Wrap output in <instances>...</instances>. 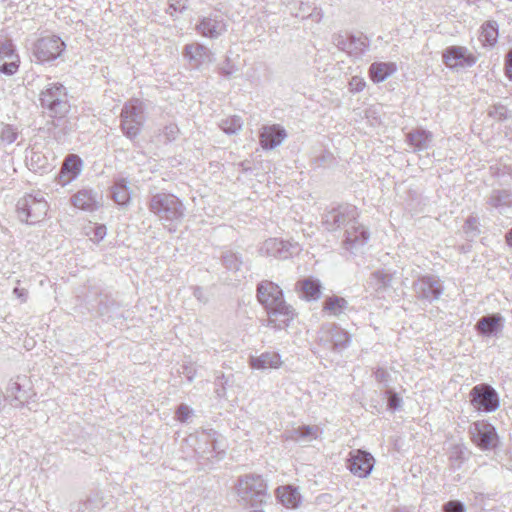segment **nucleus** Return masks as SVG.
I'll list each match as a JSON object with an SVG mask.
<instances>
[{
    "label": "nucleus",
    "instance_id": "1",
    "mask_svg": "<svg viewBox=\"0 0 512 512\" xmlns=\"http://www.w3.org/2000/svg\"><path fill=\"white\" fill-rule=\"evenodd\" d=\"M257 299L265 308L268 326L284 329L288 326V305L283 291L271 281H262L257 285Z\"/></svg>",
    "mask_w": 512,
    "mask_h": 512
},
{
    "label": "nucleus",
    "instance_id": "2",
    "mask_svg": "<svg viewBox=\"0 0 512 512\" xmlns=\"http://www.w3.org/2000/svg\"><path fill=\"white\" fill-rule=\"evenodd\" d=\"M148 208L169 232H175L184 218L185 207L182 201L171 193L153 194L150 197Z\"/></svg>",
    "mask_w": 512,
    "mask_h": 512
},
{
    "label": "nucleus",
    "instance_id": "3",
    "mask_svg": "<svg viewBox=\"0 0 512 512\" xmlns=\"http://www.w3.org/2000/svg\"><path fill=\"white\" fill-rule=\"evenodd\" d=\"M39 101L44 113L55 119H62L70 111V103L66 87L59 83H48L39 94Z\"/></svg>",
    "mask_w": 512,
    "mask_h": 512
},
{
    "label": "nucleus",
    "instance_id": "4",
    "mask_svg": "<svg viewBox=\"0 0 512 512\" xmlns=\"http://www.w3.org/2000/svg\"><path fill=\"white\" fill-rule=\"evenodd\" d=\"M236 491L240 500L251 508H258L269 498L267 485L260 475L247 474L239 477Z\"/></svg>",
    "mask_w": 512,
    "mask_h": 512
},
{
    "label": "nucleus",
    "instance_id": "5",
    "mask_svg": "<svg viewBox=\"0 0 512 512\" xmlns=\"http://www.w3.org/2000/svg\"><path fill=\"white\" fill-rule=\"evenodd\" d=\"M48 208L44 194L40 191L24 195L16 204L19 220L29 225L41 222L46 217Z\"/></svg>",
    "mask_w": 512,
    "mask_h": 512
},
{
    "label": "nucleus",
    "instance_id": "6",
    "mask_svg": "<svg viewBox=\"0 0 512 512\" xmlns=\"http://www.w3.org/2000/svg\"><path fill=\"white\" fill-rule=\"evenodd\" d=\"M144 111V103L137 98H132L123 105L120 115L121 129L129 139H134L140 134L145 121Z\"/></svg>",
    "mask_w": 512,
    "mask_h": 512
},
{
    "label": "nucleus",
    "instance_id": "7",
    "mask_svg": "<svg viewBox=\"0 0 512 512\" xmlns=\"http://www.w3.org/2000/svg\"><path fill=\"white\" fill-rule=\"evenodd\" d=\"M195 453L200 459L211 461L220 460L225 455L224 448H221L218 441V433L214 429L202 430L196 436Z\"/></svg>",
    "mask_w": 512,
    "mask_h": 512
},
{
    "label": "nucleus",
    "instance_id": "8",
    "mask_svg": "<svg viewBox=\"0 0 512 512\" xmlns=\"http://www.w3.org/2000/svg\"><path fill=\"white\" fill-rule=\"evenodd\" d=\"M66 45L56 35L39 38L33 45V55L40 63L56 60L61 56Z\"/></svg>",
    "mask_w": 512,
    "mask_h": 512
},
{
    "label": "nucleus",
    "instance_id": "9",
    "mask_svg": "<svg viewBox=\"0 0 512 512\" xmlns=\"http://www.w3.org/2000/svg\"><path fill=\"white\" fill-rule=\"evenodd\" d=\"M471 405L478 411L493 412L499 407V397L496 390L489 384H478L470 393Z\"/></svg>",
    "mask_w": 512,
    "mask_h": 512
},
{
    "label": "nucleus",
    "instance_id": "10",
    "mask_svg": "<svg viewBox=\"0 0 512 512\" xmlns=\"http://www.w3.org/2000/svg\"><path fill=\"white\" fill-rule=\"evenodd\" d=\"M35 393L27 376H17L11 379L6 388V398L11 399V404L17 408H23Z\"/></svg>",
    "mask_w": 512,
    "mask_h": 512
},
{
    "label": "nucleus",
    "instance_id": "11",
    "mask_svg": "<svg viewBox=\"0 0 512 512\" xmlns=\"http://www.w3.org/2000/svg\"><path fill=\"white\" fill-rule=\"evenodd\" d=\"M357 209L354 206L342 205L333 208L323 215V225L329 231L345 226L346 228L356 220Z\"/></svg>",
    "mask_w": 512,
    "mask_h": 512
},
{
    "label": "nucleus",
    "instance_id": "12",
    "mask_svg": "<svg viewBox=\"0 0 512 512\" xmlns=\"http://www.w3.org/2000/svg\"><path fill=\"white\" fill-rule=\"evenodd\" d=\"M443 285L436 276L427 275L417 279L413 283L415 296L420 300L432 302L439 299L443 293Z\"/></svg>",
    "mask_w": 512,
    "mask_h": 512
},
{
    "label": "nucleus",
    "instance_id": "13",
    "mask_svg": "<svg viewBox=\"0 0 512 512\" xmlns=\"http://www.w3.org/2000/svg\"><path fill=\"white\" fill-rule=\"evenodd\" d=\"M374 464V457L369 452L360 449L351 451L347 459V468L359 478L368 477L374 468Z\"/></svg>",
    "mask_w": 512,
    "mask_h": 512
},
{
    "label": "nucleus",
    "instance_id": "14",
    "mask_svg": "<svg viewBox=\"0 0 512 512\" xmlns=\"http://www.w3.org/2000/svg\"><path fill=\"white\" fill-rule=\"evenodd\" d=\"M473 442L482 450L492 449L496 446L498 436L493 425L486 421H477L471 427Z\"/></svg>",
    "mask_w": 512,
    "mask_h": 512
},
{
    "label": "nucleus",
    "instance_id": "15",
    "mask_svg": "<svg viewBox=\"0 0 512 512\" xmlns=\"http://www.w3.org/2000/svg\"><path fill=\"white\" fill-rule=\"evenodd\" d=\"M367 229L355 220L345 229L343 248L351 254H356L368 241Z\"/></svg>",
    "mask_w": 512,
    "mask_h": 512
},
{
    "label": "nucleus",
    "instance_id": "16",
    "mask_svg": "<svg viewBox=\"0 0 512 512\" xmlns=\"http://www.w3.org/2000/svg\"><path fill=\"white\" fill-rule=\"evenodd\" d=\"M444 64L452 69L471 67L476 63V57L463 46H449L443 52Z\"/></svg>",
    "mask_w": 512,
    "mask_h": 512
},
{
    "label": "nucleus",
    "instance_id": "17",
    "mask_svg": "<svg viewBox=\"0 0 512 512\" xmlns=\"http://www.w3.org/2000/svg\"><path fill=\"white\" fill-rule=\"evenodd\" d=\"M332 43L341 51L346 52L350 56L360 57L367 48V43L361 37L353 34L337 33L332 36Z\"/></svg>",
    "mask_w": 512,
    "mask_h": 512
},
{
    "label": "nucleus",
    "instance_id": "18",
    "mask_svg": "<svg viewBox=\"0 0 512 512\" xmlns=\"http://www.w3.org/2000/svg\"><path fill=\"white\" fill-rule=\"evenodd\" d=\"M182 54L188 60L190 66L195 69H199L202 65L210 64L214 61L213 52L198 42L186 44Z\"/></svg>",
    "mask_w": 512,
    "mask_h": 512
},
{
    "label": "nucleus",
    "instance_id": "19",
    "mask_svg": "<svg viewBox=\"0 0 512 512\" xmlns=\"http://www.w3.org/2000/svg\"><path fill=\"white\" fill-rule=\"evenodd\" d=\"M196 30L204 37L216 39L227 31V23L222 16L209 15L199 20Z\"/></svg>",
    "mask_w": 512,
    "mask_h": 512
},
{
    "label": "nucleus",
    "instance_id": "20",
    "mask_svg": "<svg viewBox=\"0 0 512 512\" xmlns=\"http://www.w3.org/2000/svg\"><path fill=\"white\" fill-rule=\"evenodd\" d=\"M82 159L76 154H69L65 157L60 172L58 174V183L66 186L75 180L82 171Z\"/></svg>",
    "mask_w": 512,
    "mask_h": 512
},
{
    "label": "nucleus",
    "instance_id": "21",
    "mask_svg": "<svg viewBox=\"0 0 512 512\" xmlns=\"http://www.w3.org/2000/svg\"><path fill=\"white\" fill-rule=\"evenodd\" d=\"M19 57L11 41H5L0 45V72L5 75H13L18 70Z\"/></svg>",
    "mask_w": 512,
    "mask_h": 512
},
{
    "label": "nucleus",
    "instance_id": "22",
    "mask_svg": "<svg viewBox=\"0 0 512 512\" xmlns=\"http://www.w3.org/2000/svg\"><path fill=\"white\" fill-rule=\"evenodd\" d=\"M101 197L92 189H82L74 194L71 203L74 207L84 211H95L101 206Z\"/></svg>",
    "mask_w": 512,
    "mask_h": 512
},
{
    "label": "nucleus",
    "instance_id": "23",
    "mask_svg": "<svg viewBox=\"0 0 512 512\" xmlns=\"http://www.w3.org/2000/svg\"><path fill=\"white\" fill-rule=\"evenodd\" d=\"M486 204L490 209L505 214L512 208V191L507 189H493L486 197Z\"/></svg>",
    "mask_w": 512,
    "mask_h": 512
},
{
    "label": "nucleus",
    "instance_id": "24",
    "mask_svg": "<svg viewBox=\"0 0 512 512\" xmlns=\"http://www.w3.org/2000/svg\"><path fill=\"white\" fill-rule=\"evenodd\" d=\"M286 136V131L280 125H266L260 131V144L263 149H273L278 146Z\"/></svg>",
    "mask_w": 512,
    "mask_h": 512
},
{
    "label": "nucleus",
    "instance_id": "25",
    "mask_svg": "<svg viewBox=\"0 0 512 512\" xmlns=\"http://www.w3.org/2000/svg\"><path fill=\"white\" fill-rule=\"evenodd\" d=\"M394 274L390 270L382 269L371 273L368 279V286L376 292H384L392 286Z\"/></svg>",
    "mask_w": 512,
    "mask_h": 512
},
{
    "label": "nucleus",
    "instance_id": "26",
    "mask_svg": "<svg viewBox=\"0 0 512 512\" xmlns=\"http://www.w3.org/2000/svg\"><path fill=\"white\" fill-rule=\"evenodd\" d=\"M406 139L408 144L413 147L414 151H422L430 147L433 134L430 131L419 128L407 133Z\"/></svg>",
    "mask_w": 512,
    "mask_h": 512
},
{
    "label": "nucleus",
    "instance_id": "27",
    "mask_svg": "<svg viewBox=\"0 0 512 512\" xmlns=\"http://www.w3.org/2000/svg\"><path fill=\"white\" fill-rule=\"evenodd\" d=\"M300 297L307 301H316L321 297L322 285L319 280L306 278L297 283Z\"/></svg>",
    "mask_w": 512,
    "mask_h": 512
},
{
    "label": "nucleus",
    "instance_id": "28",
    "mask_svg": "<svg viewBox=\"0 0 512 512\" xmlns=\"http://www.w3.org/2000/svg\"><path fill=\"white\" fill-rule=\"evenodd\" d=\"M261 255L267 257H274L278 259H286L288 249L286 248L284 241L278 238L267 239L259 249Z\"/></svg>",
    "mask_w": 512,
    "mask_h": 512
},
{
    "label": "nucleus",
    "instance_id": "29",
    "mask_svg": "<svg viewBox=\"0 0 512 512\" xmlns=\"http://www.w3.org/2000/svg\"><path fill=\"white\" fill-rule=\"evenodd\" d=\"M447 455L449 467L458 470L468 460L470 452L464 444L457 443L449 447Z\"/></svg>",
    "mask_w": 512,
    "mask_h": 512
},
{
    "label": "nucleus",
    "instance_id": "30",
    "mask_svg": "<svg viewBox=\"0 0 512 512\" xmlns=\"http://www.w3.org/2000/svg\"><path fill=\"white\" fill-rule=\"evenodd\" d=\"M396 70L397 66L393 62H374L369 68L370 79L374 83L383 82L394 74Z\"/></svg>",
    "mask_w": 512,
    "mask_h": 512
},
{
    "label": "nucleus",
    "instance_id": "31",
    "mask_svg": "<svg viewBox=\"0 0 512 512\" xmlns=\"http://www.w3.org/2000/svg\"><path fill=\"white\" fill-rule=\"evenodd\" d=\"M327 341L331 343L334 350L340 351L348 346L350 336L342 328L336 325H331L327 331Z\"/></svg>",
    "mask_w": 512,
    "mask_h": 512
},
{
    "label": "nucleus",
    "instance_id": "32",
    "mask_svg": "<svg viewBox=\"0 0 512 512\" xmlns=\"http://www.w3.org/2000/svg\"><path fill=\"white\" fill-rule=\"evenodd\" d=\"M501 317L496 314L481 317L476 323V330L483 336H491L500 329Z\"/></svg>",
    "mask_w": 512,
    "mask_h": 512
},
{
    "label": "nucleus",
    "instance_id": "33",
    "mask_svg": "<svg viewBox=\"0 0 512 512\" xmlns=\"http://www.w3.org/2000/svg\"><path fill=\"white\" fill-rule=\"evenodd\" d=\"M249 363L254 369L277 368L281 364V357L276 352H266L259 357H251Z\"/></svg>",
    "mask_w": 512,
    "mask_h": 512
},
{
    "label": "nucleus",
    "instance_id": "34",
    "mask_svg": "<svg viewBox=\"0 0 512 512\" xmlns=\"http://www.w3.org/2000/svg\"><path fill=\"white\" fill-rule=\"evenodd\" d=\"M26 163L30 170L44 173L50 169L47 157L40 151L31 149L26 154Z\"/></svg>",
    "mask_w": 512,
    "mask_h": 512
},
{
    "label": "nucleus",
    "instance_id": "35",
    "mask_svg": "<svg viewBox=\"0 0 512 512\" xmlns=\"http://www.w3.org/2000/svg\"><path fill=\"white\" fill-rule=\"evenodd\" d=\"M319 428L318 426L301 425L290 429V440H295L301 443H309L317 438Z\"/></svg>",
    "mask_w": 512,
    "mask_h": 512
},
{
    "label": "nucleus",
    "instance_id": "36",
    "mask_svg": "<svg viewBox=\"0 0 512 512\" xmlns=\"http://www.w3.org/2000/svg\"><path fill=\"white\" fill-rule=\"evenodd\" d=\"M112 199L118 205H126L129 203L131 198V191L128 185V181L124 178L117 179L112 186Z\"/></svg>",
    "mask_w": 512,
    "mask_h": 512
},
{
    "label": "nucleus",
    "instance_id": "37",
    "mask_svg": "<svg viewBox=\"0 0 512 512\" xmlns=\"http://www.w3.org/2000/svg\"><path fill=\"white\" fill-rule=\"evenodd\" d=\"M348 307V302L343 297L331 296L327 297L323 302V311L329 312L331 315L339 316Z\"/></svg>",
    "mask_w": 512,
    "mask_h": 512
},
{
    "label": "nucleus",
    "instance_id": "38",
    "mask_svg": "<svg viewBox=\"0 0 512 512\" xmlns=\"http://www.w3.org/2000/svg\"><path fill=\"white\" fill-rule=\"evenodd\" d=\"M498 24L496 21H487L482 25L481 39L487 45H494L498 39Z\"/></svg>",
    "mask_w": 512,
    "mask_h": 512
},
{
    "label": "nucleus",
    "instance_id": "39",
    "mask_svg": "<svg viewBox=\"0 0 512 512\" xmlns=\"http://www.w3.org/2000/svg\"><path fill=\"white\" fill-rule=\"evenodd\" d=\"M243 126L242 118L238 115L230 116L226 119L221 120L219 123L220 129L228 135L238 133Z\"/></svg>",
    "mask_w": 512,
    "mask_h": 512
},
{
    "label": "nucleus",
    "instance_id": "40",
    "mask_svg": "<svg viewBox=\"0 0 512 512\" xmlns=\"http://www.w3.org/2000/svg\"><path fill=\"white\" fill-rule=\"evenodd\" d=\"M221 259L225 268L233 272L239 271L241 265L243 264L241 256L231 250L225 251L221 256Z\"/></svg>",
    "mask_w": 512,
    "mask_h": 512
},
{
    "label": "nucleus",
    "instance_id": "41",
    "mask_svg": "<svg viewBox=\"0 0 512 512\" xmlns=\"http://www.w3.org/2000/svg\"><path fill=\"white\" fill-rule=\"evenodd\" d=\"M103 506L102 498L98 495L89 496L82 502L78 508V512H95Z\"/></svg>",
    "mask_w": 512,
    "mask_h": 512
},
{
    "label": "nucleus",
    "instance_id": "42",
    "mask_svg": "<svg viewBox=\"0 0 512 512\" xmlns=\"http://www.w3.org/2000/svg\"><path fill=\"white\" fill-rule=\"evenodd\" d=\"M463 231L468 238H474L480 234V230L478 227V220L473 216H469L464 225Z\"/></svg>",
    "mask_w": 512,
    "mask_h": 512
},
{
    "label": "nucleus",
    "instance_id": "43",
    "mask_svg": "<svg viewBox=\"0 0 512 512\" xmlns=\"http://www.w3.org/2000/svg\"><path fill=\"white\" fill-rule=\"evenodd\" d=\"M385 396L387 397V408L390 411H396L401 408L402 399L394 390L387 389L385 391Z\"/></svg>",
    "mask_w": 512,
    "mask_h": 512
},
{
    "label": "nucleus",
    "instance_id": "44",
    "mask_svg": "<svg viewBox=\"0 0 512 512\" xmlns=\"http://www.w3.org/2000/svg\"><path fill=\"white\" fill-rule=\"evenodd\" d=\"M18 133L11 125H5L0 132V139L2 142L12 144L16 141Z\"/></svg>",
    "mask_w": 512,
    "mask_h": 512
},
{
    "label": "nucleus",
    "instance_id": "45",
    "mask_svg": "<svg viewBox=\"0 0 512 512\" xmlns=\"http://www.w3.org/2000/svg\"><path fill=\"white\" fill-rule=\"evenodd\" d=\"M488 114L492 118L505 120L508 118V109L502 104H495L489 109Z\"/></svg>",
    "mask_w": 512,
    "mask_h": 512
},
{
    "label": "nucleus",
    "instance_id": "46",
    "mask_svg": "<svg viewBox=\"0 0 512 512\" xmlns=\"http://www.w3.org/2000/svg\"><path fill=\"white\" fill-rule=\"evenodd\" d=\"M237 71L236 66L226 57L224 63L219 67V73L225 78H230Z\"/></svg>",
    "mask_w": 512,
    "mask_h": 512
},
{
    "label": "nucleus",
    "instance_id": "47",
    "mask_svg": "<svg viewBox=\"0 0 512 512\" xmlns=\"http://www.w3.org/2000/svg\"><path fill=\"white\" fill-rule=\"evenodd\" d=\"M375 380L382 384L383 387L388 388L390 383V374L383 368H377L374 372Z\"/></svg>",
    "mask_w": 512,
    "mask_h": 512
},
{
    "label": "nucleus",
    "instance_id": "48",
    "mask_svg": "<svg viewBox=\"0 0 512 512\" xmlns=\"http://www.w3.org/2000/svg\"><path fill=\"white\" fill-rule=\"evenodd\" d=\"M186 1L185 0H175L171 2L166 10L168 14L171 16L176 12H183L186 9Z\"/></svg>",
    "mask_w": 512,
    "mask_h": 512
},
{
    "label": "nucleus",
    "instance_id": "49",
    "mask_svg": "<svg viewBox=\"0 0 512 512\" xmlns=\"http://www.w3.org/2000/svg\"><path fill=\"white\" fill-rule=\"evenodd\" d=\"M302 501V496L297 487L290 485V508H298Z\"/></svg>",
    "mask_w": 512,
    "mask_h": 512
},
{
    "label": "nucleus",
    "instance_id": "50",
    "mask_svg": "<svg viewBox=\"0 0 512 512\" xmlns=\"http://www.w3.org/2000/svg\"><path fill=\"white\" fill-rule=\"evenodd\" d=\"M444 512H465V505L460 501H449L443 507Z\"/></svg>",
    "mask_w": 512,
    "mask_h": 512
},
{
    "label": "nucleus",
    "instance_id": "51",
    "mask_svg": "<svg viewBox=\"0 0 512 512\" xmlns=\"http://www.w3.org/2000/svg\"><path fill=\"white\" fill-rule=\"evenodd\" d=\"M192 410L185 404H181L176 411V418L180 422H186L190 417Z\"/></svg>",
    "mask_w": 512,
    "mask_h": 512
},
{
    "label": "nucleus",
    "instance_id": "52",
    "mask_svg": "<svg viewBox=\"0 0 512 512\" xmlns=\"http://www.w3.org/2000/svg\"><path fill=\"white\" fill-rule=\"evenodd\" d=\"M106 236V227L104 225H97L92 228L91 240L99 242Z\"/></svg>",
    "mask_w": 512,
    "mask_h": 512
},
{
    "label": "nucleus",
    "instance_id": "53",
    "mask_svg": "<svg viewBox=\"0 0 512 512\" xmlns=\"http://www.w3.org/2000/svg\"><path fill=\"white\" fill-rule=\"evenodd\" d=\"M277 498L283 506L288 507V485L276 489Z\"/></svg>",
    "mask_w": 512,
    "mask_h": 512
},
{
    "label": "nucleus",
    "instance_id": "54",
    "mask_svg": "<svg viewBox=\"0 0 512 512\" xmlns=\"http://www.w3.org/2000/svg\"><path fill=\"white\" fill-rule=\"evenodd\" d=\"M351 91L360 92L365 87V82L359 77H353L350 81Z\"/></svg>",
    "mask_w": 512,
    "mask_h": 512
},
{
    "label": "nucleus",
    "instance_id": "55",
    "mask_svg": "<svg viewBox=\"0 0 512 512\" xmlns=\"http://www.w3.org/2000/svg\"><path fill=\"white\" fill-rule=\"evenodd\" d=\"M13 294L21 301V303H25L28 299V291L25 288L15 287L13 289Z\"/></svg>",
    "mask_w": 512,
    "mask_h": 512
},
{
    "label": "nucleus",
    "instance_id": "56",
    "mask_svg": "<svg viewBox=\"0 0 512 512\" xmlns=\"http://www.w3.org/2000/svg\"><path fill=\"white\" fill-rule=\"evenodd\" d=\"M506 76L512 80V49L508 52L505 60Z\"/></svg>",
    "mask_w": 512,
    "mask_h": 512
},
{
    "label": "nucleus",
    "instance_id": "57",
    "mask_svg": "<svg viewBox=\"0 0 512 512\" xmlns=\"http://www.w3.org/2000/svg\"><path fill=\"white\" fill-rule=\"evenodd\" d=\"M293 2H298L301 4V10H303L302 12L300 13H296L295 16L296 17H301V18H305L307 15H310L309 14V11H310V6L307 4V3H304L303 1L301 0H293Z\"/></svg>",
    "mask_w": 512,
    "mask_h": 512
},
{
    "label": "nucleus",
    "instance_id": "58",
    "mask_svg": "<svg viewBox=\"0 0 512 512\" xmlns=\"http://www.w3.org/2000/svg\"><path fill=\"white\" fill-rule=\"evenodd\" d=\"M178 133V129L174 125L166 126L165 127V135L168 140H174L176 138V134Z\"/></svg>",
    "mask_w": 512,
    "mask_h": 512
},
{
    "label": "nucleus",
    "instance_id": "59",
    "mask_svg": "<svg viewBox=\"0 0 512 512\" xmlns=\"http://www.w3.org/2000/svg\"><path fill=\"white\" fill-rule=\"evenodd\" d=\"M506 243L512 247V228L505 235Z\"/></svg>",
    "mask_w": 512,
    "mask_h": 512
},
{
    "label": "nucleus",
    "instance_id": "60",
    "mask_svg": "<svg viewBox=\"0 0 512 512\" xmlns=\"http://www.w3.org/2000/svg\"><path fill=\"white\" fill-rule=\"evenodd\" d=\"M199 291H200V289H199V288H197V289L195 290L194 295H195L196 297L200 296V293H198Z\"/></svg>",
    "mask_w": 512,
    "mask_h": 512
},
{
    "label": "nucleus",
    "instance_id": "61",
    "mask_svg": "<svg viewBox=\"0 0 512 512\" xmlns=\"http://www.w3.org/2000/svg\"><path fill=\"white\" fill-rule=\"evenodd\" d=\"M199 291H200V289H199V288H197V289L195 290L194 295H195L196 297L200 296V293H198Z\"/></svg>",
    "mask_w": 512,
    "mask_h": 512
},
{
    "label": "nucleus",
    "instance_id": "62",
    "mask_svg": "<svg viewBox=\"0 0 512 512\" xmlns=\"http://www.w3.org/2000/svg\"><path fill=\"white\" fill-rule=\"evenodd\" d=\"M252 512H263V511L259 510L258 508H254V510Z\"/></svg>",
    "mask_w": 512,
    "mask_h": 512
},
{
    "label": "nucleus",
    "instance_id": "63",
    "mask_svg": "<svg viewBox=\"0 0 512 512\" xmlns=\"http://www.w3.org/2000/svg\"><path fill=\"white\" fill-rule=\"evenodd\" d=\"M289 314H290V320H291V319H292V316H293V315H292V311H291V310L289 311Z\"/></svg>",
    "mask_w": 512,
    "mask_h": 512
}]
</instances>
